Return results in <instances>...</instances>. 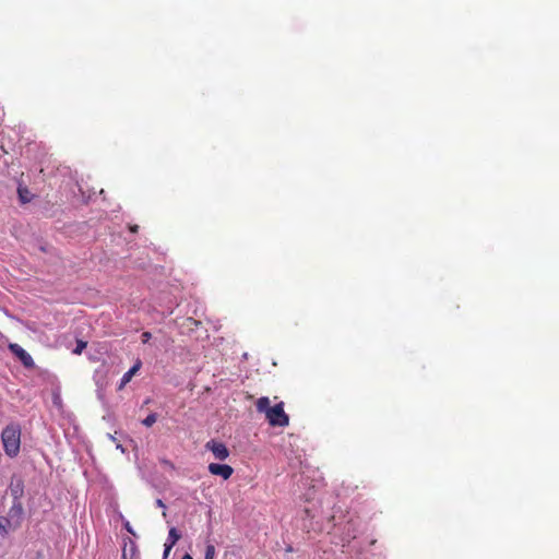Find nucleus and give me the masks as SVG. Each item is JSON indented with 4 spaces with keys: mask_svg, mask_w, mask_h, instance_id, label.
Listing matches in <instances>:
<instances>
[{
    "mask_svg": "<svg viewBox=\"0 0 559 559\" xmlns=\"http://www.w3.org/2000/svg\"><path fill=\"white\" fill-rule=\"evenodd\" d=\"M3 450L9 457H15L21 448V427L19 424L5 426L1 432Z\"/></svg>",
    "mask_w": 559,
    "mask_h": 559,
    "instance_id": "obj_1",
    "label": "nucleus"
},
{
    "mask_svg": "<svg viewBox=\"0 0 559 559\" xmlns=\"http://www.w3.org/2000/svg\"><path fill=\"white\" fill-rule=\"evenodd\" d=\"M255 405L258 412L265 414V417L271 426L275 427L280 425V404L270 406V401L267 397H260Z\"/></svg>",
    "mask_w": 559,
    "mask_h": 559,
    "instance_id": "obj_2",
    "label": "nucleus"
},
{
    "mask_svg": "<svg viewBox=\"0 0 559 559\" xmlns=\"http://www.w3.org/2000/svg\"><path fill=\"white\" fill-rule=\"evenodd\" d=\"M205 449L211 451L216 460L224 461L229 456L228 448L214 439L205 443Z\"/></svg>",
    "mask_w": 559,
    "mask_h": 559,
    "instance_id": "obj_3",
    "label": "nucleus"
},
{
    "mask_svg": "<svg viewBox=\"0 0 559 559\" xmlns=\"http://www.w3.org/2000/svg\"><path fill=\"white\" fill-rule=\"evenodd\" d=\"M9 349L12 354H14L21 360V362L23 364V366L25 368H34L35 367V362H34L32 356L24 348H22L19 344H15V343L10 344Z\"/></svg>",
    "mask_w": 559,
    "mask_h": 559,
    "instance_id": "obj_4",
    "label": "nucleus"
},
{
    "mask_svg": "<svg viewBox=\"0 0 559 559\" xmlns=\"http://www.w3.org/2000/svg\"><path fill=\"white\" fill-rule=\"evenodd\" d=\"M207 468L212 475L221 476L224 479H228L234 473V468L227 464L210 463Z\"/></svg>",
    "mask_w": 559,
    "mask_h": 559,
    "instance_id": "obj_5",
    "label": "nucleus"
},
{
    "mask_svg": "<svg viewBox=\"0 0 559 559\" xmlns=\"http://www.w3.org/2000/svg\"><path fill=\"white\" fill-rule=\"evenodd\" d=\"M22 515H23V507L20 502H17V503H14L10 508L7 518H9V519H11V521L15 522V526H19Z\"/></svg>",
    "mask_w": 559,
    "mask_h": 559,
    "instance_id": "obj_6",
    "label": "nucleus"
},
{
    "mask_svg": "<svg viewBox=\"0 0 559 559\" xmlns=\"http://www.w3.org/2000/svg\"><path fill=\"white\" fill-rule=\"evenodd\" d=\"M141 362H136L133 367H131L121 378L120 384L118 386V390H121L124 388L127 383H129L132 379V377L136 373V371L140 369Z\"/></svg>",
    "mask_w": 559,
    "mask_h": 559,
    "instance_id": "obj_7",
    "label": "nucleus"
},
{
    "mask_svg": "<svg viewBox=\"0 0 559 559\" xmlns=\"http://www.w3.org/2000/svg\"><path fill=\"white\" fill-rule=\"evenodd\" d=\"M15 522L11 521V519L7 516H0V533L4 536L7 535L11 530L16 528Z\"/></svg>",
    "mask_w": 559,
    "mask_h": 559,
    "instance_id": "obj_8",
    "label": "nucleus"
},
{
    "mask_svg": "<svg viewBox=\"0 0 559 559\" xmlns=\"http://www.w3.org/2000/svg\"><path fill=\"white\" fill-rule=\"evenodd\" d=\"M181 538L180 533L177 531L176 527H171L168 533V538L165 544H171V547L176 545V543Z\"/></svg>",
    "mask_w": 559,
    "mask_h": 559,
    "instance_id": "obj_9",
    "label": "nucleus"
},
{
    "mask_svg": "<svg viewBox=\"0 0 559 559\" xmlns=\"http://www.w3.org/2000/svg\"><path fill=\"white\" fill-rule=\"evenodd\" d=\"M157 420V415L155 413H151L150 415H147L143 420H142V424L145 426V427H152Z\"/></svg>",
    "mask_w": 559,
    "mask_h": 559,
    "instance_id": "obj_10",
    "label": "nucleus"
},
{
    "mask_svg": "<svg viewBox=\"0 0 559 559\" xmlns=\"http://www.w3.org/2000/svg\"><path fill=\"white\" fill-rule=\"evenodd\" d=\"M215 554V546L212 544H207L205 548L204 559H214Z\"/></svg>",
    "mask_w": 559,
    "mask_h": 559,
    "instance_id": "obj_11",
    "label": "nucleus"
},
{
    "mask_svg": "<svg viewBox=\"0 0 559 559\" xmlns=\"http://www.w3.org/2000/svg\"><path fill=\"white\" fill-rule=\"evenodd\" d=\"M19 195H20V199L23 203H26L29 201L27 194H28V190L26 188H19Z\"/></svg>",
    "mask_w": 559,
    "mask_h": 559,
    "instance_id": "obj_12",
    "label": "nucleus"
},
{
    "mask_svg": "<svg viewBox=\"0 0 559 559\" xmlns=\"http://www.w3.org/2000/svg\"><path fill=\"white\" fill-rule=\"evenodd\" d=\"M85 347H86V342L79 341L76 344V347L73 349V353L76 355H80Z\"/></svg>",
    "mask_w": 559,
    "mask_h": 559,
    "instance_id": "obj_13",
    "label": "nucleus"
},
{
    "mask_svg": "<svg viewBox=\"0 0 559 559\" xmlns=\"http://www.w3.org/2000/svg\"><path fill=\"white\" fill-rule=\"evenodd\" d=\"M164 547L165 548H164L163 559H167L173 547H171V544H165Z\"/></svg>",
    "mask_w": 559,
    "mask_h": 559,
    "instance_id": "obj_14",
    "label": "nucleus"
},
{
    "mask_svg": "<svg viewBox=\"0 0 559 559\" xmlns=\"http://www.w3.org/2000/svg\"><path fill=\"white\" fill-rule=\"evenodd\" d=\"M288 421H289V417L288 415L284 412V409L282 408V428L287 426L288 425Z\"/></svg>",
    "mask_w": 559,
    "mask_h": 559,
    "instance_id": "obj_15",
    "label": "nucleus"
},
{
    "mask_svg": "<svg viewBox=\"0 0 559 559\" xmlns=\"http://www.w3.org/2000/svg\"><path fill=\"white\" fill-rule=\"evenodd\" d=\"M156 506L162 508V509H164V510H166V504L163 502L162 499H157L156 500ZM163 516H166V511H163Z\"/></svg>",
    "mask_w": 559,
    "mask_h": 559,
    "instance_id": "obj_16",
    "label": "nucleus"
},
{
    "mask_svg": "<svg viewBox=\"0 0 559 559\" xmlns=\"http://www.w3.org/2000/svg\"><path fill=\"white\" fill-rule=\"evenodd\" d=\"M141 338H142V343H147L151 338V333L150 332H143L142 335H141Z\"/></svg>",
    "mask_w": 559,
    "mask_h": 559,
    "instance_id": "obj_17",
    "label": "nucleus"
},
{
    "mask_svg": "<svg viewBox=\"0 0 559 559\" xmlns=\"http://www.w3.org/2000/svg\"><path fill=\"white\" fill-rule=\"evenodd\" d=\"M129 229H130L131 233L135 234L139 230V226L138 225H131V226H129Z\"/></svg>",
    "mask_w": 559,
    "mask_h": 559,
    "instance_id": "obj_18",
    "label": "nucleus"
},
{
    "mask_svg": "<svg viewBox=\"0 0 559 559\" xmlns=\"http://www.w3.org/2000/svg\"><path fill=\"white\" fill-rule=\"evenodd\" d=\"M181 559H193L190 555H185Z\"/></svg>",
    "mask_w": 559,
    "mask_h": 559,
    "instance_id": "obj_19",
    "label": "nucleus"
}]
</instances>
